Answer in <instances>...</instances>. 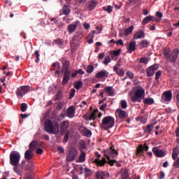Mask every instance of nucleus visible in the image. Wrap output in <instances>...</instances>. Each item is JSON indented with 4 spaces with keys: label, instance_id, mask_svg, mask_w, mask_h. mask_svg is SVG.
I'll return each mask as SVG.
<instances>
[{
    "label": "nucleus",
    "instance_id": "c03bdc74",
    "mask_svg": "<svg viewBox=\"0 0 179 179\" xmlns=\"http://www.w3.org/2000/svg\"><path fill=\"white\" fill-rule=\"evenodd\" d=\"M102 9L105 12H108V13H111V12H113V7H111V6H108L107 7L103 6Z\"/></svg>",
    "mask_w": 179,
    "mask_h": 179
},
{
    "label": "nucleus",
    "instance_id": "2f4dec72",
    "mask_svg": "<svg viewBox=\"0 0 179 179\" xmlns=\"http://www.w3.org/2000/svg\"><path fill=\"white\" fill-rule=\"evenodd\" d=\"M78 161L79 163H85V162H86V154L85 153V152L83 151L79 155Z\"/></svg>",
    "mask_w": 179,
    "mask_h": 179
},
{
    "label": "nucleus",
    "instance_id": "aec40b11",
    "mask_svg": "<svg viewBox=\"0 0 179 179\" xmlns=\"http://www.w3.org/2000/svg\"><path fill=\"white\" fill-rule=\"evenodd\" d=\"M96 6H97V1H88L85 6L87 10H93Z\"/></svg>",
    "mask_w": 179,
    "mask_h": 179
},
{
    "label": "nucleus",
    "instance_id": "09e8293b",
    "mask_svg": "<svg viewBox=\"0 0 179 179\" xmlns=\"http://www.w3.org/2000/svg\"><path fill=\"white\" fill-rule=\"evenodd\" d=\"M21 111L22 113H26L27 111V103H22L21 104Z\"/></svg>",
    "mask_w": 179,
    "mask_h": 179
},
{
    "label": "nucleus",
    "instance_id": "4d7b16f0",
    "mask_svg": "<svg viewBox=\"0 0 179 179\" xmlns=\"http://www.w3.org/2000/svg\"><path fill=\"white\" fill-rule=\"evenodd\" d=\"M160 76H162V71H158L155 73V80H157V82H159V79Z\"/></svg>",
    "mask_w": 179,
    "mask_h": 179
},
{
    "label": "nucleus",
    "instance_id": "ea45409f",
    "mask_svg": "<svg viewBox=\"0 0 179 179\" xmlns=\"http://www.w3.org/2000/svg\"><path fill=\"white\" fill-rule=\"evenodd\" d=\"M149 22H152V20L150 19V15L145 17L143 21H142V24L143 26H145V24H148Z\"/></svg>",
    "mask_w": 179,
    "mask_h": 179
},
{
    "label": "nucleus",
    "instance_id": "bb28decb",
    "mask_svg": "<svg viewBox=\"0 0 179 179\" xmlns=\"http://www.w3.org/2000/svg\"><path fill=\"white\" fill-rule=\"evenodd\" d=\"M104 92H106V94L109 95L110 96H114V88L113 87H106L104 89Z\"/></svg>",
    "mask_w": 179,
    "mask_h": 179
},
{
    "label": "nucleus",
    "instance_id": "69168bd1",
    "mask_svg": "<svg viewBox=\"0 0 179 179\" xmlns=\"http://www.w3.org/2000/svg\"><path fill=\"white\" fill-rule=\"evenodd\" d=\"M43 152H44V150H43V149H41V148H38L36 150V153L37 155H43Z\"/></svg>",
    "mask_w": 179,
    "mask_h": 179
},
{
    "label": "nucleus",
    "instance_id": "393cba45",
    "mask_svg": "<svg viewBox=\"0 0 179 179\" xmlns=\"http://www.w3.org/2000/svg\"><path fill=\"white\" fill-rule=\"evenodd\" d=\"M33 151L31 150H26L24 153L26 160H31V159H33Z\"/></svg>",
    "mask_w": 179,
    "mask_h": 179
},
{
    "label": "nucleus",
    "instance_id": "0e129e2a",
    "mask_svg": "<svg viewBox=\"0 0 179 179\" xmlns=\"http://www.w3.org/2000/svg\"><path fill=\"white\" fill-rule=\"evenodd\" d=\"M106 108H107V103H103L100 106L99 110H101V111H104Z\"/></svg>",
    "mask_w": 179,
    "mask_h": 179
},
{
    "label": "nucleus",
    "instance_id": "dca6fc26",
    "mask_svg": "<svg viewBox=\"0 0 179 179\" xmlns=\"http://www.w3.org/2000/svg\"><path fill=\"white\" fill-rule=\"evenodd\" d=\"M68 128H69V122L68 120L63 121L60 125V132L62 135L65 134Z\"/></svg>",
    "mask_w": 179,
    "mask_h": 179
},
{
    "label": "nucleus",
    "instance_id": "f03ea898",
    "mask_svg": "<svg viewBox=\"0 0 179 179\" xmlns=\"http://www.w3.org/2000/svg\"><path fill=\"white\" fill-rule=\"evenodd\" d=\"M69 61L65 60L62 64V72L64 73V78L62 79V85L65 86L69 82L71 79V71H69Z\"/></svg>",
    "mask_w": 179,
    "mask_h": 179
},
{
    "label": "nucleus",
    "instance_id": "4be33fe9",
    "mask_svg": "<svg viewBox=\"0 0 179 179\" xmlns=\"http://www.w3.org/2000/svg\"><path fill=\"white\" fill-rule=\"evenodd\" d=\"M97 79H101V78H108V72L106 70H101L96 74Z\"/></svg>",
    "mask_w": 179,
    "mask_h": 179
},
{
    "label": "nucleus",
    "instance_id": "cd10ccee",
    "mask_svg": "<svg viewBox=\"0 0 179 179\" xmlns=\"http://www.w3.org/2000/svg\"><path fill=\"white\" fill-rule=\"evenodd\" d=\"M97 166H100L101 167H103V166H105L106 163H107V161L106 160V158H103L101 160H99V159H96L94 162Z\"/></svg>",
    "mask_w": 179,
    "mask_h": 179
},
{
    "label": "nucleus",
    "instance_id": "7ed1b4c3",
    "mask_svg": "<svg viewBox=\"0 0 179 179\" xmlns=\"http://www.w3.org/2000/svg\"><path fill=\"white\" fill-rule=\"evenodd\" d=\"M145 97V89L142 87H136L134 95L131 96L133 103H141L142 98Z\"/></svg>",
    "mask_w": 179,
    "mask_h": 179
},
{
    "label": "nucleus",
    "instance_id": "bf43d9fd",
    "mask_svg": "<svg viewBox=\"0 0 179 179\" xmlns=\"http://www.w3.org/2000/svg\"><path fill=\"white\" fill-rule=\"evenodd\" d=\"M155 16L159 18L158 20H162V18L163 17V13L160 11H157L155 14Z\"/></svg>",
    "mask_w": 179,
    "mask_h": 179
},
{
    "label": "nucleus",
    "instance_id": "2eb2a0df",
    "mask_svg": "<svg viewBox=\"0 0 179 179\" xmlns=\"http://www.w3.org/2000/svg\"><path fill=\"white\" fill-rule=\"evenodd\" d=\"M115 115L120 120H125L127 118V112L121 108L117 109Z\"/></svg>",
    "mask_w": 179,
    "mask_h": 179
},
{
    "label": "nucleus",
    "instance_id": "e433bc0d",
    "mask_svg": "<svg viewBox=\"0 0 179 179\" xmlns=\"http://www.w3.org/2000/svg\"><path fill=\"white\" fill-rule=\"evenodd\" d=\"M132 31H134V25H131L129 28L125 29L124 36H129V34H131Z\"/></svg>",
    "mask_w": 179,
    "mask_h": 179
},
{
    "label": "nucleus",
    "instance_id": "052dcab7",
    "mask_svg": "<svg viewBox=\"0 0 179 179\" xmlns=\"http://www.w3.org/2000/svg\"><path fill=\"white\" fill-rule=\"evenodd\" d=\"M106 163H108L110 166H114V163H117V161L115 159H111V158H109Z\"/></svg>",
    "mask_w": 179,
    "mask_h": 179
},
{
    "label": "nucleus",
    "instance_id": "39448f33",
    "mask_svg": "<svg viewBox=\"0 0 179 179\" xmlns=\"http://www.w3.org/2000/svg\"><path fill=\"white\" fill-rule=\"evenodd\" d=\"M20 153L17 151H12L10 154V164L11 166H19L20 163Z\"/></svg>",
    "mask_w": 179,
    "mask_h": 179
},
{
    "label": "nucleus",
    "instance_id": "a19ab883",
    "mask_svg": "<svg viewBox=\"0 0 179 179\" xmlns=\"http://www.w3.org/2000/svg\"><path fill=\"white\" fill-rule=\"evenodd\" d=\"M69 135H71V131H66L64 134V138L63 139V142H64V143H66V142L69 141Z\"/></svg>",
    "mask_w": 179,
    "mask_h": 179
},
{
    "label": "nucleus",
    "instance_id": "8fccbe9b",
    "mask_svg": "<svg viewBox=\"0 0 179 179\" xmlns=\"http://www.w3.org/2000/svg\"><path fill=\"white\" fill-rule=\"evenodd\" d=\"M140 44H141V45L142 48H145L148 47V44H149V42H148L147 40L144 39V40H143V41L141 42Z\"/></svg>",
    "mask_w": 179,
    "mask_h": 179
},
{
    "label": "nucleus",
    "instance_id": "9b49d317",
    "mask_svg": "<svg viewBox=\"0 0 179 179\" xmlns=\"http://www.w3.org/2000/svg\"><path fill=\"white\" fill-rule=\"evenodd\" d=\"M78 156V150L71 149L66 157L67 162H73Z\"/></svg>",
    "mask_w": 179,
    "mask_h": 179
},
{
    "label": "nucleus",
    "instance_id": "f257e3e1",
    "mask_svg": "<svg viewBox=\"0 0 179 179\" xmlns=\"http://www.w3.org/2000/svg\"><path fill=\"white\" fill-rule=\"evenodd\" d=\"M45 132L50 135H58L59 134V123L57 121L47 120L44 124Z\"/></svg>",
    "mask_w": 179,
    "mask_h": 179
},
{
    "label": "nucleus",
    "instance_id": "680f3d73",
    "mask_svg": "<svg viewBox=\"0 0 179 179\" xmlns=\"http://www.w3.org/2000/svg\"><path fill=\"white\" fill-rule=\"evenodd\" d=\"M76 92V90L73 88L71 90L69 99H72V98L75 97Z\"/></svg>",
    "mask_w": 179,
    "mask_h": 179
},
{
    "label": "nucleus",
    "instance_id": "412c9836",
    "mask_svg": "<svg viewBox=\"0 0 179 179\" xmlns=\"http://www.w3.org/2000/svg\"><path fill=\"white\" fill-rule=\"evenodd\" d=\"M152 152L157 157H163L164 156V152L157 147L152 148Z\"/></svg>",
    "mask_w": 179,
    "mask_h": 179
},
{
    "label": "nucleus",
    "instance_id": "f704fd0d",
    "mask_svg": "<svg viewBox=\"0 0 179 179\" xmlns=\"http://www.w3.org/2000/svg\"><path fill=\"white\" fill-rule=\"evenodd\" d=\"M36 146H37V141H33L29 144V150H32L34 152L36 150Z\"/></svg>",
    "mask_w": 179,
    "mask_h": 179
},
{
    "label": "nucleus",
    "instance_id": "7c9ffc66",
    "mask_svg": "<svg viewBox=\"0 0 179 179\" xmlns=\"http://www.w3.org/2000/svg\"><path fill=\"white\" fill-rule=\"evenodd\" d=\"M60 68H61V64H59V62H55L52 64L50 69L52 71H57V70H59Z\"/></svg>",
    "mask_w": 179,
    "mask_h": 179
},
{
    "label": "nucleus",
    "instance_id": "20e7f679",
    "mask_svg": "<svg viewBox=\"0 0 179 179\" xmlns=\"http://www.w3.org/2000/svg\"><path fill=\"white\" fill-rule=\"evenodd\" d=\"M115 124V120L113 116H106L102 120L100 127L102 129H104V131H107L113 128Z\"/></svg>",
    "mask_w": 179,
    "mask_h": 179
},
{
    "label": "nucleus",
    "instance_id": "9d476101",
    "mask_svg": "<svg viewBox=\"0 0 179 179\" xmlns=\"http://www.w3.org/2000/svg\"><path fill=\"white\" fill-rule=\"evenodd\" d=\"M78 131L81 135L86 136L87 138L92 137V131L86 128V127L81 126L79 127Z\"/></svg>",
    "mask_w": 179,
    "mask_h": 179
},
{
    "label": "nucleus",
    "instance_id": "3c124183",
    "mask_svg": "<svg viewBox=\"0 0 179 179\" xmlns=\"http://www.w3.org/2000/svg\"><path fill=\"white\" fill-rule=\"evenodd\" d=\"M83 38V35L82 34L76 33L73 40H80Z\"/></svg>",
    "mask_w": 179,
    "mask_h": 179
},
{
    "label": "nucleus",
    "instance_id": "4c0bfd02",
    "mask_svg": "<svg viewBox=\"0 0 179 179\" xmlns=\"http://www.w3.org/2000/svg\"><path fill=\"white\" fill-rule=\"evenodd\" d=\"M85 173V177L87 178V177H90V176H92L93 172H92V170L89 169V168H85L84 169Z\"/></svg>",
    "mask_w": 179,
    "mask_h": 179
},
{
    "label": "nucleus",
    "instance_id": "423d86ee",
    "mask_svg": "<svg viewBox=\"0 0 179 179\" xmlns=\"http://www.w3.org/2000/svg\"><path fill=\"white\" fill-rule=\"evenodd\" d=\"M104 156L107 160H110V158L114 159L115 156H118V151L115 150V147L112 145L109 149L104 150Z\"/></svg>",
    "mask_w": 179,
    "mask_h": 179
},
{
    "label": "nucleus",
    "instance_id": "72a5a7b5",
    "mask_svg": "<svg viewBox=\"0 0 179 179\" xmlns=\"http://www.w3.org/2000/svg\"><path fill=\"white\" fill-rule=\"evenodd\" d=\"M144 104H148V106H152V104H155V100L153 98H146L143 100Z\"/></svg>",
    "mask_w": 179,
    "mask_h": 179
},
{
    "label": "nucleus",
    "instance_id": "79ce46f5",
    "mask_svg": "<svg viewBox=\"0 0 179 179\" xmlns=\"http://www.w3.org/2000/svg\"><path fill=\"white\" fill-rule=\"evenodd\" d=\"M13 171L16 173L18 176H22V171H20V169L18 166H13Z\"/></svg>",
    "mask_w": 179,
    "mask_h": 179
},
{
    "label": "nucleus",
    "instance_id": "c756f323",
    "mask_svg": "<svg viewBox=\"0 0 179 179\" xmlns=\"http://www.w3.org/2000/svg\"><path fill=\"white\" fill-rule=\"evenodd\" d=\"M52 44H57L58 47L62 48V47H64V40L61 38L55 39L52 42Z\"/></svg>",
    "mask_w": 179,
    "mask_h": 179
},
{
    "label": "nucleus",
    "instance_id": "a211bd4d",
    "mask_svg": "<svg viewBox=\"0 0 179 179\" xmlns=\"http://www.w3.org/2000/svg\"><path fill=\"white\" fill-rule=\"evenodd\" d=\"M178 58V50H174L169 55V57L166 59H169L171 62H176Z\"/></svg>",
    "mask_w": 179,
    "mask_h": 179
},
{
    "label": "nucleus",
    "instance_id": "0eeeda50",
    "mask_svg": "<svg viewBox=\"0 0 179 179\" xmlns=\"http://www.w3.org/2000/svg\"><path fill=\"white\" fill-rule=\"evenodd\" d=\"M30 92V86L24 85L17 89L15 94L17 97H23L26 93Z\"/></svg>",
    "mask_w": 179,
    "mask_h": 179
},
{
    "label": "nucleus",
    "instance_id": "13d9d810",
    "mask_svg": "<svg viewBox=\"0 0 179 179\" xmlns=\"http://www.w3.org/2000/svg\"><path fill=\"white\" fill-rule=\"evenodd\" d=\"M121 54V49L117 50H114L113 53H110L111 55H114V57H118Z\"/></svg>",
    "mask_w": 179,
    "mask_h": 179
},
{
    "label": "nucleus",
    "instance_id": "f8f14e48",
    "mask_svg": "<svg viewBox=\"0 0 179 179\" xmlns=\"http://www.w3.org/2000/svg\"><path fill=\"white\" fill-rule=\"evenodd\" d=\"M121 66V64L117 63L114 66H113V72L116 73V75H118V76H124L125 72L124 71V69L120 68Z\"/></svg>",
    "mask_w": 179,
    "mask_h": 179
},
{
    "label": "nucleus",
    "instance_id": "5701e85b",
    "mask_svg": "<svg viewBox=\"0 0 179 179\" xmlns=\"http://www.w3.org/2000/svg\"><path fill=\"white\" fill-rule=\"evenodd\" d=\"M134 40H139V38H145V31L139 30L134 35Z\"/></svg>",
    "mask_w": 179,
    "mask_h": 179
},
{
    "label": "nucleus",
    "instance_id": "37998d69",
    "mask_svg": "<svg viewBox=\"0 0 179 179\" xmlns=\"http://www.w3.org/2000/svg\"><path fill=\"white\" fill-rule=\"evenodd\" d=\"M82 86H83V83L82 81H78L76 83L74 87L77 90H79L80 88H82Z\"/></svg>",
    "mask_w": 179,
    "mask_h": 179
},
{
    "label": "nucleus",
    "instance_id": "ddd939ff",
    "mask_svg": "<svg viewBox=\"0 0 179 179\" xmlns=\"http://www.w3.org/2000/svg\"><path fill=\"white\" fill-rule=\"evenodd\" d=\"M157 69H159V66L157 64L148 67L146 70L147 76H153Z\"/></svg>",
    "mask_w": 179,
    "mask_h": 179
},
{
    "label": "nucleus",
    "instance_id": "c85d7f7f",
    "mask_svg": "<svg viewBox=\"0 0 179 179\" xmlns=\"http://www.w3.org/2000/svg\"><path fill=\"white\" fill-rule=\"evenodd\" d=\"M62 12H63V15L68 16V15L71 13V7H69V6L66 4L64 5L62 8Z\"/></svg>",
    "mask_w": 179,
    "mask_h": 179
},
{
    "label": "nucleus",
    "instance_id": "5fc2aeb1",
    "mask_svg": "<svg viewBox=\"0 0 179 179\" xmlns=\"http://www.w3.org/2000/svg\"><path fill=\"white\" fill-rule=\"evenodd\" d=\"M170 50H169V49H165L164 50V57H165V58H166V59H167V58H169V57H170Z\"/></svg>",
    "mask_w": 179,
    "mask_h": 179
},
{
    "label": "nucleus",
    "instance_id": "c9c22d12",
    "mask_svg": "<svg viewBox=\"0 0 179 179\" xmlns=\"http://www.w3.org/2000/svg\"><path fill=\"white\" fill-rule=\"evenodd\" d=\"M136 121H139L141 124H146L148 119L143 116H138L136 118Z\"/></svg>",
    "mask_w": 179,
    "mask_h": 179
},
{
    "label": "nucleus",
    "instance_id": "a18cd8bd",
    "mask_svg": "<svg viewBox=\"0 0 179 179\" xmlns=\"http://www.w3.org/2000/svg\"><path fill=\"white\" fill-rule=\"evenodd\" d=\"M140 64H148V62H149V58L148 57H144L143 58H141L139 61Z\"/></svg>",
    "mask_w": 179,
    "mask_h": 179
},
{
    "label": "nucleus",
    "instance_id": "864d4df0",
    "mask_svg": "<svg viewBox=\"0 0 179 179\" xmlns=\"http://www.w3.org/2000/svg\"><path fill=\"white\" fill-rule=\"evenodd\" d=\"M120 104H121L122 108H123L124 110H125V108H127L128 107L127 101H125V100H122L120 102Z\"/></svg>",
    "mask_w": 179,
    "mask_h": 179
},
{
    "label": "nucleus",
    "instance_id": "6e6552de",
    "mask_svg": "<svg viewBox=\"0 0 179 179\" xmlns=\"http://www.w3.org/2000/svg\"><path fill=\"white\" fill-rule=\"evenodd\" d=\"M97 113H99V109H95L93 110L92 113L88 112L87 113H86L85 115H84L83 116V118H85V121H94V120H96V118H97L96 114H97Z\"/></svg>",
    "mask_w": 179,
    "mask_h": 179
},
{
    "label": "nucleus",
    "instance_id": "473e14b6",
    "mask_svg": "<svg viewBox=\"0 0 179 179\" xmlns=\"http://www.w3.org/2000/svg\"><path fill=\"white\" fill-rule=\"evenodd\" d=\"M178 155H179V150H178V148H175L173 150V152H172V159L173 160H176L177 159V157H178Z\"/></svg>",
    "mask_w": 179,
    "mask_h": 179
},
{
    "label": "nucleus",
    "instance_id": "6e6d98bb",
    "mask_svg": "<svg viewBox=\"0 0 179 179\" xmlns=\"http://www.w3.org/2000/svg\"><path fill=\"white\" fill-rule=\"evenodd\" d=\"M127 76H128V78H129L130 79H133L134 78V74L132 71H128L126 73Z\"/></svg>",
    "mask_w": 179,
    "mask_h": 179
},
{
    "label": "nucleus",
    "instance_id": "49530a36",
    "mask_svg": "<svg viewBox=\"0 0 179 179\" xmlns=\"http://www.w3.org/2000/svg\"><path fill=\"white\" fill-rule=\"evenodd\" d=\"M26 171H29V170H31L33 169V162H29L28 164L25 166Z\"/></svg>",
    "mask_w": 179,
    "mask_h": 179
},
{
    "label": "nucleus",
    "instance_id": "de8ad7c7",
    "mask_svg": "<svg viewBox=\"0 0 179 179\" xmlns=\"http://www.w3.org/2000/svg\"><path fill=\"white\" fill-rule=\"evenodd\" d=\"M110 62H111V58L110 57V55L106 56L103 61L104 65L107 66L108 64H110Z\"/></svg>",
    "mask_w": 179,
    "mask_h": 179
},
{
    "label": "nucleus",
    "instance_id": "e2e57ef3",
    "mask_svg": "<svg viewBox=\"0 0 179 179\" xmlns=\"http://www.w3.org/2000/svg\"><path fill=\"white\" fill-rule=\"evenodd\" d=\"M150 17L151 19V22H157L158 23L160 22V20L156 18L155 16L150 15Z\"/></svg>",
    "mask_w": 179,
    "mask_h": 179
},
{
    "label": "nucleus",
    "instance_id": "6ab92c4d",
    "mask_svg": "<svg viewBox=\"0 0 179 179\" xmlns=\"http://www.w3.org/2000/svg\"><path fill=\"white\" fill-rule=\"evenodd\" d=\"M78 23L79 22H76L74 24H71L67 26V30L70 34L76 31Z\"/></svg>",
    "mask_w": 179,
    "mask_h": 179
},
{
    "label": "nucleus",
    "instance_id": "4468645a",
    "mask_svg": "<svg viewBox=\"0 0 179 179\" xmlns=\"http://www.w3.org/2000/svg\"><path fill=\"white\" fill-rule=\"evenodd\" d=\"M172 98H173V94L170 90L164 92L162 95V101H171Z\"/></svg>",
    "mask_w": 179,
    "mask_h": 179
},
{
    "label": "nucleus",
    "instance_id": "58836bf2",
    "mask_svg": "<svg viewBox=\"0 0 179 179\" xmlns=\"http://www.w3.org/2000/svg\"><path fill=\"white\" fill-rule=\"evenodd\" d=\"M154 124H148L146 128L144 130L145 134H150L152 132V129H153Z\"/></svg>",
    "mask_w": 179,
    "mask_h": 179
},
{
    "label": "nucleus",
    "instance_id": "603ef678",
    "mask_svg": "<svg viewBox=\"0 0 179 179\" xmlns=\"http://www.w3.org/2000/svg\"><path fill=\"white\" fill-rule=\"evenodd\" d=\"M93 71H94V66H93V65H89L87 67V73H92V72H93Z\"/></svg>",
    "mask_w": 179,
    "mask_h": 179
},
{
    "label": "nucleus",
    "instance_id": "f3484780",
    "mask_svg": "<svg viewBox=\"0 0 179 179\" xmlns=\"http://www.w3.org/2000/svg\"><path fill=\"white\" fill-rule=\"evenodd\" d=\"M76 113V109H75V107H73V106H71L69 107L67 109V111H66L67 117L69 118H73L75 117Z\"/></svg>",
    "mask_w": 179,
    "mask_h": 179
},
{
    "label": "nucleus",
    "instance_id": "b1692460",
    "mask_svg": "<svg viewBox=\"0 0 179 179\" xmlns=\"http://www.w3.org/2000/svg\"><path fill=\"white\" fill-rule=\"evenodd\" d=\"M127 50L130 54H132V52H134V51H135V50H136V42H135V41L130 42Z\"/></svg>",
    "mask_w": 179,
    "mask_h": 179
},
{
    "label": "nucleus",
    "instance_id": "1a4fd4ad",
    "mask_svg": "<svg viewBox=\"0 0 179 179\" xmlns=\"http://www.w3.org/2000/svg\"><path fill=\"white\" fill-rule=\"evenodd\" d=\"M149 150V146L148 144L145 143L144 145H139L137 148L136 155L137 156H143L144 152H148Z\"/></svg>",
    "mask_w": 179,
    "mask_h": 179
},
{
    "label": "nucleus",
    "instance_id": "338daca9",
    "mask_svg": "<svg viewBox=\"0 0 179 179\" xmlns=\"http://www.w3.org/2000/svg\"><path fill=\"white\" fill-rule=\"evenodd\" d=\"M173 167H175V169L179 168V160L178 159H177L176 162H175L173 163Z\"/></svg>",
    "mask_w": 179,
    "mask_h": 179
},
{
    "label": "nucleus",
    "instance_id": "774afa93",
    "mask_svg": "<svg viewBox=\"0 0 179 179\" xmlns=\"http://www.w3.org/2000/svg\"><path fill=\"white\" fill-rule=\"evenodd\" d=\"M105 55H106L104 54V52L99 54L98 55V59H103V58H104Z\"/></svg>",
    "mask_w": 179,
    "mask_h": 179
},
{
    "label": "nucleus",
    "instance_id": "a878e982",
    "mask_svg": "<svg viewBox=\"0 0 179 179\" xmlns=\"http://www.w3.org/2000/svg\"><path fill=\"white\" fill-rule=\"evenodd\" d=\"M104 177H106V172L103 171H98L95 173V178L96 179H104Z\"/></svg>",
    "mask_w": 179,
    "mask_h": 179
}]
</instances>
